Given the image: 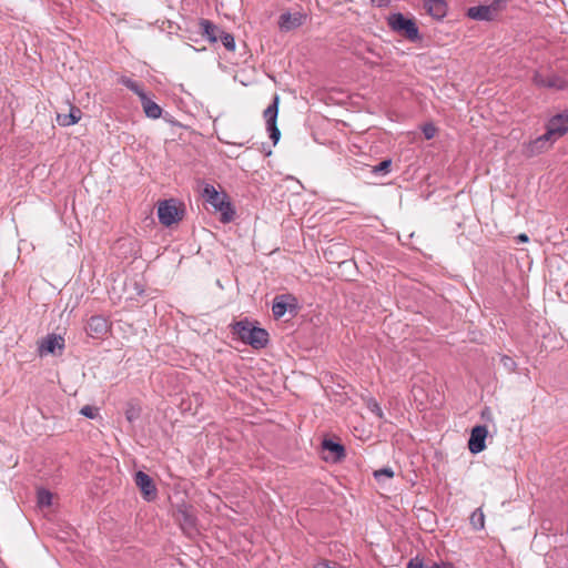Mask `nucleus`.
I'll return each instance as SVG.
<instances>
[{
  "label": "nucleus",
  "mask_w": 568,
  "mask_h": 568,
  "mask_svg": "<svg viewBox=\"0 0 568 568\" xmlns=\"http://www.w3.org/2000/svg\"><path fill=\"white\" fill-rule=\"evenodd\" d=\"M203 196L215 210L221 212V222L229 223L234 217V210L229 201H226V195L221 194L216 191V189L206 184L203 189Z\"/></svg>",
  "instance_id": "7ed1b4c3"
},
{
  "label": "nucleus",
  "mask_w": 568,
  "mask_h": 568,
  "mask_svg": "<svg viewBox=\"0 0 568 568\" xmlns=\"http://www.w3.org/2000/svg\"><path fill=\"white\" fill-rule=\"evenodd\" d=\"M183 216V210L175 200H165L160 202L158 207V217L161 224L171 226L179 222Z\"/></svg>",
  "instance_id": "20e7f679"
},
{
  "label": "nucleus",
  "mask_w": 568,
  "mask_h": 568,
  "mask_svg": "<svg viewBox=\"0 0 568 568\" xmlns=\"http://www.w3.org/2000/svg\"><path fill=\"white\" fill-rule=\"evenodd\" d=\"M245 142H232V144H235V145H244Z\"/></svg>",
  "instance_id": "e433bc0d"
},
{
  "label": "nucleus",
  "mask_w": 568,
  "mask_h": 568,
  "mask_svg": "<svg viewBox=\"0 0 568 568\" xmlns=\"http://www.w3.org/2000/svg\"><path fill=\"white\" fill-rule=\"evenodd\" d=\"M220 41L222 42V44L225 47L226 50H229V51L235 50V39H234L233 34L223 30V32L220 33Z\"/></svg>",
  "instance_id": "393cba45"
},
{
  "label": "nucleus",
  "mask_w": 568,
  "mask_h": 568,
  "mask_svg": "<svg viewBox=\"0 0 568 568\" xmlns=\"http://www.w3.org/2000/svg\"><path fill=\"white\" fill-rule=\"evenodd\" d=\"M423 133L427 140H430L435 136L436 128L433 124H426L423 128Z\"/></svg>",
  "instance_id": "2f4dec72"
},
{
  "label": "nucleus",
  "mask_w": 568,
  "mask_h": 568,
  "mask_svg": "<svg viewBox=\"0 0 568 568\" xmlns=\"http://www.w3.org/2000/svg\"><path fill=\"white\" fill-rule=\"evenodd\" d=\"M507 3L508 0H493L489 7L497 17L499 12L506 9Z\"/></svg>",
  "instance_id": "c85d7f7f"
},
{
  "label": "nucleus",
  "mask_w": 568,
  "mask_h": 568,
  "mask_svg": "<svg viewBox=\"0 0 568 568\" xmlns=\"http://www.w3.org/2000/svg\"><path fill=\"white\" fill-rule=\"evenodd\" d=\"M322 448L324 452L329 453V456L325 457L326 460L337 463L343 460L346 456L345 447L342 444L336 443L332 439H324L322 442Z\"/></svg>",
  "instance_id": "2eb2a0df"
},
{
  "label": "nucleus",
  "mask_w": 568,
  "mask_h": 568,
  "mask_svg": "<svg viewBox=\"0 0 568 568\" xmlns=\"http://www.w3.org/2000/svg\"><path fill=\"white\" fill-rule=\"evenodd\" d=\"M424 8L436 20H442L447 14V3L446 1L438 2H424Z\"/></svg>",
  "instance_id": "aec40b11"
},
{
  "label": "nucleus",
  "mask_w": 568,
  "mask_h": 568,
  "mask_svg": "<svg viewBox=\"0 0 568 568\" xmlns=\"http://www.w3.org/2000/svg\"><path fill=\"white\" fill-rule=\"evenodd\" d=\"M315 568H333V567L329 566L328 561H322Z\"/></svg>",
  "instance_id": "c9c22d12"
},
{
  "label": "nucleus",
  "mask_w": 568,
  "mask_h": 568,
  "mask_svg": "<svg viewBox=\"0 0 568 568\" xmlns=\"http://www.w3.org/2000/svg\"><path fill=\"white\" fill-rule=\"evenodd\" d=\"M306 20V14L303 12H284L278 18V27L282 31H291L301 27Z\"/></svg>",
  "instance_id": "ddd939ff"
},
{
  "label": "nucleus",
  "mask_w": 568,
  "mask_h": 568,
  "mask_svg": "<svg viewBox=\"0 0 568 568\" xmlns=\"http://www.w3.org/2000/svg\"><path fill=\"white\" fill-rule=\"evenodd\" d=\"M64 348V338L60 335L50 334L39 345L40 356L61 353Z\"/></svg>",
  "instance_id": "4468645a"
},
{
  "label": "nucleus",
  "mask_w": 568,
  "mask_h": 568,
  "mask_svg": "<svg viewBox=\"0 0 568 568\" xmlns=\"http://www.w3.org/2000/svg\"><path fill=\"white\" fill-rule=\"evenodd\" d=\"M488 429L485 425H477L470 432L468 439V449L471 454H479L486 448V437Z\"/></svg>",
  "instance_id": "9d476101"
},
{
  "label": "nucleus",
  "mask_w": 568,
  "mask_h": 568,
  "mask_svg": "<svg viewBox=\"0 0 568 568\" xmlns=\"http://www.w3.org/2000/svg\"><path fill=\"white\" fill-rule=\"evenodd\" d=\"M80 413L87 418L94 419L99 415V410L94 406L85 405L81 408Z\"/></svg>",
  "instance_id": "c756f323"
},
{
  "label": "nucleus",
  "mask_w": 568,
  "mask_h": 568,
  "mask_svg": "<svg viewBox=\"0 0 568 568\" xmlns=\"http://www.w3.org/2000/svg\"><path fill=\"white\" fill-rule=\"evenodd\" d=\"M140 415V410L134 407L133 405H130L125 410V417L129 422H134Z\"/></svg>",
  "instance_id": "7c9ffc66"
},
{
  "label": "nucleus",
  "mask_w": 568,
  "mask_h": 568,
  "mask_svg": "<svg viewBox=\"0 0 568 568\" xmlns=\"http://www.w3.org/2000/svg\"><path fill=\"white\" fill-rule=\"evenodd\" d=\"M568 132V113H558L551 116L546 125V133L555 141Z\"/></svg>",
  "instance_id": "0eeeda50"
},
{
  "label": "nucleus",
  "mask_w": 568,
  "mask_h": 568,
  "mask_svg": "<svg viewBox=\"0 0 568 568\" xmlns=\"http://www.w3.org/2000/svg\"><path fill=\"white\" fill-rule=\"evenodd\" d=\"M143 111L150 119H159L162 115V108L152 101L146 93L140 98Z\"/></svg>",
  "instance_id": "6ab92c4d"
},
{
  "label": "nucleus",
  "mask_w": 568,
  "mask_h": 568,
  "mask_svg": "<svg viewBox=\"0 0 568 568\" xmlns=\"http://www.w3.org/2000/svg\"><path fill=\"white\" fill-rule=\"evenodd\" d=\"M120 82L124 87H126L129 90L134 92L139 98H141L145 93L144 90L142 89V87L136 81H134L128 77H122Z\"/></svg>",
  "instance_id": "5701e85b"
},
{
  "label": "nucleus",
  "mask_w": 568,
  "mask_h": 568,
  "mask_svg": "<svg viewBox=\"0 0 568 568\" xmlns=\"http://www.w3.org/2000/svg\"><path fill=\"white\" fill-rule=\"evenodd\" d=\"M555 142L556 141L545 132L540 136L524 144L523 153L528 158L536 156L549 150Z\"/></svg>",
  "instance_id": "423d86ee"
},
{
  "label": "nucleus",
  "mask_w": 568,
  "mask_h": 568,
  "mask_svg": "<svg viewBox=\"0 0 568 568\" xmlns=\"http://www.w3.org/2000/svg\"><path fill=\"white\" fill-rule=\"evenodd\" d=\"M232 333L243 343L248 344L253 348L260 349L267 345L268 333L266 329L253 326L248 320L235 322L232 325Z\"/></svg>",
  "instance_id": "f257e3e1"
},
{
  "label": "nucleus",
  "mask_w": 568,
  "mask_h": 568,
  "mask_svg": "<svg viewBox=\"0 0 568 568\" xmlns=\"http://www.w3.org/2000/svg\"><path fill=\"white\" fill-rule=\"evenodd\" d=\"M110 329L106 317L102 315H93L88 320L85 332L92 338L103 337Z\"/></svg>",
  "instance_id": "1a4fd4ad"
},
{
  "label": "nucleus",
  "mask_w": 568,
  "mask_h": 568,
  "mask_svg": "<svg viewBox=\"0 0 568 568\" xmlns=\"http://www.w3.org/2000/svg\"><path fill=\"white\" fill-rule=\"evenodd\" d=\"M278 102L280 98L278 95H275L273 102L264 110L263 113L266 122V130L268 131L270 138L273 141L274 145L278 142L281 138V132L276 125L278 114Z\"/></svg>",
  "instance_id": "39448f33"
},
{
  "label": "nucleus",
  "mask_w": 568,
  "mask_h": 568,
  "mask_svg": "<svg viewBox=\"0 0 568 568\" xmlns=\"http://www.w3.org/2000/svg\"><path fill=\"white\" fill-rule=\"evenodd\" d=\"M372 412L376 413L379 417L383 416V412L377 403L373 404Z\"/></svg>",
  "instance_id": "f704fd0d"
},
{
  "label": "nucleus",
  "mask_w": 568,
  "mask_h": 568,
  "mask_svg": "<svg viewBox=\"0 0 568 568\" xmlns=\"http://www.w3.org/2000/svg\"><path fill=\"white\" fill-rule=\"evenodd\" d=\"M407 568H424V561L420 557L416 556L408 561Z\"/></svg>",
  "instance_id": "473e14b6"
},
{
  "label": "nucleus",
  "mask_w": 568,
  "mask_h": 568,
  "mask_svg": "<svg viewBox=\"0 0 568 568\" xmlns=\"http://www.w3.org/2000/svg\"><path fill=\"white\" fill-rule=\"evenodd\" d=\"M517 242L527 243L529 241L528 235L525 233L519 234L516 237Z\"/></svg>",
  "instance_id": "72a5a7b5"
},
{
  "label": "nucleus",
  "mask_w": 568,
  "mask_h": 568,
  "mask_svg": "<svg viewBox=\"0 0 568 568\" xmlns=\"http://www.w3.org/2000/svg\"><path fill=\"white\" fill-rule=\"evenodd\" d=\"M81 111L77 108H72L68 114H58V123L62 126H70L79 122Z\"/></svg>",
  "instance_id": "412c9836"
},
{
  "label": "nucleus",
  "mask_w": 568,
  "mask_h": 568,
  "mask_svg": "<svg viewBox=\"0 0 568 568\" xmlns=\"http://www.w3.org/2000/svg\"><path fill=\"white\" fill-rule=\"evenodd\" d=\"M500 363L501 365L504 366V368L509 372V373H513L515 372L516 367H517V364L516 362L508 355H503L500 357Z\"/></svg>",
  "instance_id": "cd10ccee"
},
{
  "label": "nucleus",
  "mask_w": 568,
  "mask_h": 568,
  "mask_svg": "<svg viewBox=\"0 0 568 568\" xmlns=\"http://www.w3.org/2000/svg\"><path fill=\"white\" fill-rule=\"evenodd\" d=\"M387 24L392 31L403 36L410 42L420 40L418 27L414 19L405 17L400 12L392 13L387 18Z\"/></svg>",
  "instance_id": "f03ea898"
},
{
  "label": "nucleus",
  "mask_w": 568,
  "mask_h": 568,
  "mask_svg": "<svg viewBox=\"0 0 568 568\" xmlns=\"http://www.w3.org/2000/svg\"><path fill=\"white\" fill-rule=\"evenodd\" d=\"M390 166H392V160L390 159H386V160H383L377 165L373 166L372 172L374 174H381V173L385 174V173L389 172Z\"/></svg>",
  "instance_id": "a878e982"
},
{
  "label": "nucleus",
  "mask_w": 568,
  "mask_h": 568,
  "mask_svg": "<svg viewBox=\"0 0 568 568\" xmlns=\"http://www.w3.org/2000/svg\"><path fill=\"white\" fill-rule=\"evenodd\" d=\"M470 525L476 530H481L485 527V515L481 508L475 509L470 515Z\"/></svg>",
  "instance_id": "4be33fe9"
},
{
  "label": "nucleus",
  "mask_w": 568,
  "mask_h": 568,
  "mask_svg": "<svg viewBox=\"0 0 568 568\" xmlns=\"http://www.w3.org/2000/svg\"><path fill=\"white\" fill-rule=\"evenodd\" d=\"M38 504L41 507H49L52 504L53 495L47 489H39L37 494Z\"/></svg>",
  "instance_id": "b1692460"
},
{
  "label": "nucleus",
  "mask_w": 568,
  "mask_h": 568,
  "mask_svg": "<svg viewBox=\"0 0 568 568\" xmlns=\"http://www.w3.org/2000/svg\"><path fill=\"white\" fill-rule=\"evenodd\" d=\"M534 83L539 88H549V89H564L565 80L554 72H535L532 77Z\"/></svg>",
  "instance_id": "6e6552de"
},
{
  "label": "nucleus",
  "mask_w": 568,
  "mask_h": 568,
  "mask_svg": "<svg viewBox=\"0 0 568 568\" xmlns=\"http://www.w3.org/2000/svg\"><path fill=\"white\" fill-rule=\"evenodd\" d=\"M466 16L476 21H494L497 18L489 4L470 7L467 9Z\"/></svg>",
  "instance_id": "f3484780"
},
{
  "label": "nucleus",
  "mask_w": 568,
  "mask_h": 568,
  "mask_svg": "<svg viewBox=\"0 0 568 568\" xmlns=\"http://www.w3.org/2000/svg\"><path fill=\"white\" fill-rule=\"evenodd\" d=\"M174 517L184 531H190L195 528L196 518L193 515L191 507L186 506L185 504L176 506Z\"/></svg>",
  "instance_id": "f8f14e48"
},
{
  "label": "nucleus",
  "mask_w": 568,
  "mask_h": 568,
  "mask_svg": "<svg viewBox=\"0 0 568 568\" xmlns=\"http://www.w3.org/2000/svg\"><path fill=\"white\" fill-rule=\"evenodd\" d=\"M201 34L209 40L210 42L214 43L220 40V33L223 32V30L214 24L212 21L207 19H201L199 22Z\"/></svg>",
  "instance_id": "a211bd4d"
},
{
  "label": "nucleus",
  "mask_w": 568,
  "mask_h": 568,
  "mask_svg": "<svg viewBox=\"0 0 568 568\" xmlns=\"http://www.w3.org/2000/svg\"><path fill=\"white\" fill-rule=\"evenodd\" d=\"M383 477L393 478L394 477L393 469L390 467H384V468H381V469H377L374 471V478L377 481H382Z\"/></svg>",
  "instance_id": "bb28decb"
},
{
  "label": "nucleus",
  "mask_w": 568,
  "mask_h": 568,
  "mask_svg": "<svg viewBox=\"0 0 568 568\" xmlns=\"http://www.w3.org/2000/svg\"><path fill=\"white\" fill-rule=\"evenodd\" d=\"M135 485L140 488L144 499L153 500L156 497V487L153 479L144 471L139 470L134 476Z\"/></svg>",
  "instance_id": "9b49d317"
},
{
  "label": "nucleus",
  "mask_w": 568,
  "mask_h": 568,
  "mask_svg": "<svg viewBox=\"0 0 568 568\" xmlns=\"http://www.w3.org/2000/svg\"><path fill=\"white\" fill-rule=\"evenodd\" d=\"M295 298L291 294H283L275 296L272 304V313L275 318H281L285 315L288 307L294 308L295 306L291 303Z\"/></svg>",
  "instance_id": "dca6fc26"
}]
</instances>
